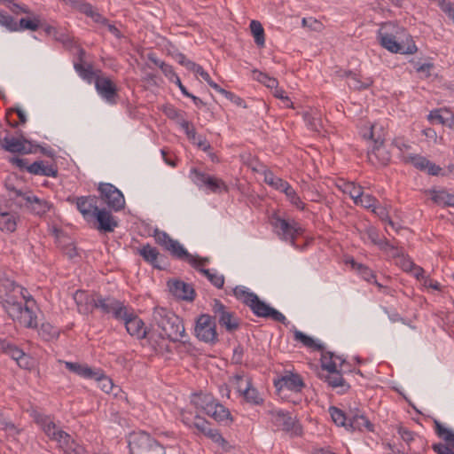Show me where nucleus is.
<instances>
[{
	"label": "nucleus",
	"mask_w": 454,
	"mask_h": 454,
	"mask_svg": "<svg viewBox=\"0 0 454 454\" xmlns=\"http://www.w3.org/2000/svg\"><path fill=\"white\" fill-rule=\"evenodd\" d=\"M74 68L79 75L89 82H95L96 76L102 73L101 70L94 71L91 65L84 67L82 63H74Z\"/></svg>",
	"instance_id": "obj_39"
},
{
	"label": "nucleus",
	"mask_w": 454,
	"mask_h": 454,
	"mask_svg": "<svg viewBox=\"0 0 454 454\" xmlns=\"http://www.w3.org/2000/svg\"><path fill=\"white\" fill-rule=\"evenodd\" d=\"M27 172L35 176L56 177L58 169L52 165H44L43 160L35 161L27 167Z\"/></svg>",
	"instance_id": "obj_33"
},
{
	"label": "nucleus",
	"mask_w": 454,
	"mask_h": 454,
	"mask_svg": "<svg viewBox=\"0 0 454 454\" xmlns=\"http://www.w3.org/2000/svg\"><path fill=\"white\" fill-rule=\"evenodd\" d=\"M178 124L181 126V128L185 131L188 138L192 140L193 143H196V137L197 134L195 131V129L192 127V125L184 118H182L180 121H178Z\"/></svg>",
	"instance_id": "obj_58"
},
{
	"label": "nucleus",
	"mask_w": 454,
	"mask_h": 454,
	"mask_svg": "<svg viewBox=\"0 0 454 454\" xmlns=\"http://www.w3.org/2000/svg\"><path fill=\"white\" fill-rule=\"evenodd\" d=\"M0 351L15 360L20 367L25 369L29 367V356L22 349L6 340L0 339Z\"/></svg>",
	"instance_id": "obj_24"
},
{
	"label": "nucleus",
	"mask_w": 454,
	"mask_h": 454,
	"mask_svg": "<svg viewBox=\"0 0 454 454\" xmlns=\"http://www.w3.org/2000/svg\"><path fill=\"white\" fill-rule=\"evenodd\" d=\"M0 25L5 27L10 31H17L18 23L6 12L0 11Z\"/></svg>",
	"instance_id": "obj_54"
},
{
	"label": "nucleus",
	"mask_w": 454,
	"mask_h": 454,
	"mask_svg": "<svg viewBox=\"0 0 454 454\" xmlns=\"http://www.w3.org/2000/svg\"><path fill=\"white\" fill-rule=\"evenodd\" d=\"M250 30L254 38V43L259 47H263L265 44V34L262 25L258 20H252L250 22Z\"/></svg>",
	"instance_id": "obj_42"
},
{
	"label": "nucleus",
	"mask_w": 454,
	"mask_h": 454,
	"mask_svg": "<svg viewBox=\"0 0 454 454\" xmlns=\"http://www.w3.org/2000/svg\"><path fill=\"white\" fill-rule=\"evenodd\" d=\"M138 254L142 258L151 264L153 268L161 270L163 267L160 265V262L164 258L156 247H152L150 244H145L138 249Z\"/></svg>",
	"instance_id": "obj_29"
},
{
	"label": "nucleus",
	"mask_w": 454,
	"mask_h": 454,
	"mask_svg": "<svg viewBox=\"0 0 454 454\" xmlns=\"http://www.w3.org/2000/svg\"><path fill=\"white\" fill-rule=\"evenodd\" d=\"M129 448L130 454H166L165 448L145 432L133 434Z\"/></svg>",
	"instance_id": "obj_4"
},
{
	"label": "nucleus",
	"mask_w": 454,
	"mask_h": 454,
	"mask_svg": "<svg viewBox=\"0 0 454 454\" xmlns=\"http://www.w3.org/2000/svg\"><path fill=\"white\" fill-rule=\"evenodd\" d=\"M35 421L39 424L43 430L44 434L52 441L57 442L61 448L63 444H67L69 439V434L59 429L57 425L45 415H38Z\"/></svg>",
	"instance_id": "obj_14"
},
{
	"label": "nucleus",
	"mask_w": 454,
	"mask_h": 454,
	"mask_svg": "<svg viewBox=\"0 0 454 454\" xmlns=\"http://www.w3.org/2000/svg\"><path fill=\"white\" fill-rule=\"evenodd\" d=\"M12 191L17 197H22L25 200L26 207L35 215H43L46 214L51 207V204L45 200H40L38 197L34 195H27L20 190H17L15 188H12Z\"/></svg>",
	"instance_id": "obj_21"
},
{
	"label": "nucleus",
	"mask_w": 454,
	"mask_h": 454,
	"mask_svg": "<svg viewBox=\"0 0 454 454\" xmlns=\"http://www.w3.org/2000/svg\"><path fill=\"white\" fill-rule=\"evenodd\" d=\"M264 182L267 184H269L278 190H280L281 192H283L286 188V186L289 184L286 181L283 180L280 177L274 176L271 172L265 173Z\"/></svg>",
	"instance_id": "obj_47"
},
{
	"label": "nucleus",
	"mask_w": 454,
	"mask_h": 454,
	"mask_svg": "<svg viewBox=\"0 0 454 454\" xmlns=\"http://www.w3.org/2000/svg\"><path fill=\"white\" fill-rule=\"evenodd\" d=\"M38 333L45 340H51L59 336L57 328H55L50 323H43L39 327Z\"/></svg>",
	"instance_id": "obj_48"
},
{
	"label": "nucleus",
	"mask_w": 454,
	"mask_h": 454,
	"mask_svg": "<svg viewBox=\"0 0 454 454\" xmlns=\"http://www.w3.org/2000/svg\"><path fill=\"white\" fill-rule=\"evenodd\" d=\"M397 433L408 445L414 440L415 433L402 426L397 427Z\"/></svg>",
	"instance_id": "obj_63"
},
{
	"label": "nucleus",
	"mask_w": 454,
	"mask_h": 454,
	"mask_svg": "<svg viewBox=\"0 0 454 454\" xmlns=\"http://www.w3.org/2000/svg\"><path fill=\"white\" fill-rule=\"evenodd\" d=\"M434 431L438 437L444 440L447 442V446L450 449L454 450V432L450 429L446 428L440 421L437 419L434 420Z\"/></svg>",
	"instance_id": "obj_34"
},
{
	"label": "nucleus",
	"mask_w": 454,
	"mask_h": 454,
	"mask_svg": "<svg viewBox=\"0 0 454 454\" xmlns=\"http://www.w3.org/2000/svg\"><path fill=\"white\" fill-rule=\"evenodd\" d=\"M212 312L214 320H217L219 325L224 328L227 333H232L239 329L240 321L239 317L219 300H214Z\"/></svg>",
	"instance_id": "obj_8"
},
{
	"label": "nucleus",
	"mask_w": 454,
	"mask_h": 454,
	"mask_svg": "<svg viewBox=\"0 0 454 454\" xmlns=\"http://www.w3.org/2000/svg\"><path fill=\"white\" fill-rule=\"evenodd\" d=\"M449 112L450 111L447 110V109H440V110L431 111L429 115H428V119L431 121H436L439 123L444 125L445 121H446L447 116H448L447 114H449Z\"/></svg>",
	"instance_id": "obj_59"
},
{
	"label": "nucleus",
	"mask_w": 454,
	"mask_h": 454,
	"mask_svg": "<svg viewBox=\"0 0 454 454\" xmlns=\"http://www.w3.org/2000/svg\"><path fill=\"white\" fill-rule=\"evenodd\" d=\"M394 27L391 23L383 25L378 31V40L382 47L393 53L412 54L417 51L415 43L409 44L398 43L395 36L389 31Z\"/></svg>",
	"instance_id": "obj_5"
},
{
	"label": "nucleus",
	"mask_w": 454,
	"mask_h": 454,
	"mask_svg": "<svg viewBox=\"0 0 454 454\" xmlns=\"http://www.w3.org/2000/svg\"><path fill=\"white\" fill-rule=\"evenodd\" d=\"M239 391L242 392V395L247 403L259 404L262 402V399L259 396L258 391L251 386L250 380H247V387L243 391L239 387Z\"/></svg>",
	"instance_id": "obj_43"
},
{
	"label": "nucleus",
	"mask_w": 454,
	"mask_h": 454,
	"mask_svg": "<svg viewBox=\"0 0 454 454\" xmlns=\"http://www.w3.org/2000/svg\"><path fill=\"white\" fill-rule=\"evenodd\" d=\"M374 126H372L368 133L364 134V137L373 140V147L367 153L368 160L374 166H386L390 162L391 154L383 145V140L380 137L374 138Z\"/></svg>",
	"instance_id": "obj_9"
},
{
	"label": "nucleus",
	"mask_w": 454,
	"mask_h": 454,
	"mask_svg": "<svg viewBox=\"0 0 454 454\" xmlns=\"http://www.w3.org/2000/svg\"><path fill=\"white\" fill-rule=\"evenodd\" d=\"M93 220L97 222L96 228L100 232H113L119 225L117 218L106 207L98 208L93 215Z\"/></svg>",
	"instance_id": "obj_19"
},
{
	"label": "nucleus",
	"mask_w": 454,
	"mask_h": 454,
	"mask_svg": "<svg viewBox=\"0 0 454 454\" xmlns=\"http://www.w3.org/2000/svg\"><path fill=\"white\" fill-rule=\"evenodd\" d=\"M346 76L348 79V84L349 88H351L353 90L367 89L373 82L372 79L370 77L364 78V81L360 80L359 76L351 71L347 72Z\"/></svg>",
	"instance_id": "obj_38"
},
{
	"label": "nucleus",
	"mask_w": 454,
	"mask_h": 454,
	"mask_svg": "<svg viewBox=\"0 0 454 454\" xmlns=\"http://www.w3.org/2000/svg\"><path fill=\"white\" fill-rule=\"evenodd\" d=\"M97 293H89L83 290H77L74 294V300L76 303L79 313L87 315L94 310V302Z\"/></svg>",
	"instance_id": "obj_25"
},
{
	"label": "nucleus",
	"mask_w": 454,
	"mask_h": 454,
	"mask_svg": "<svg viewBox=\"0 0 454 454\" xmlns=\"http://www.w3.org/2000/svg\"><path fill=\"white\" fill-rule=\"evenodd\" d=\"M61 449L68 454H90V452L83 446L76 442L71 435H69L67 444H63Z\"/></svg>",
	"instance_id": "obj_46"
},
{
	"label": "nucleus",
	"mask_w": 454,
	"mask_h": 454,
	"mask_svg": "<svg viewBox=\"0 0 454 454\" xmlns=\"http://www.w3.org/2000/svg\"><path fill=\"white\" fill-rule=\"evenodd\" d=\"M320 379L324 380L333 388L340 387V393H345L349 388V385L346 383L341 373L335 370L333 372H327L326 374L319 373Z\"/></svg>",
	"instance_id": "obj_32"
},
{
	"label": "nucleus",
	"mask_w": 454,
	"mask_h": 454,
	"mask_svg": "<svg viewBox=\"0 0 454 454\" xmlns=\"http://www.w3.org/2000/svg\"><path fill=\"white\" fill-rule=\"evenodd\" d=\"M334 357V354L332 352H325L322 351L321 356V366L323 370H325L327 372H333L337 370V366L333 358Z\"/></svg>",
	"instance_id": "obj_50"
},
{
	"label": "nucleus",
	"mask_w": 454,
	"mask_h": 454,
	"mask_svg": "<svg viewBox=\"0 0 454 454\" xmlns=\"http://www.w3.org/2000/svg\"><path fill=\"white\" fill-rule=\"evenodd\" d=\"M403 161L413 165L420 171H426L429 175L438 176L442 168L419 154H407L403 155Z\"/></svg>",
	"instance_id": "obj_22"
},
{
	"label": "nucleus",
	"mask_w": 454,
	"mask_h": 454,
	"mask_svg": "<svg viewBox=\"0 0 454 454\" xmlns=\"http://www.w3.org/2000/svg\"><path fill=\"white\" fill-rule=\"evenodd\" d=\"M372 424L370 420L364 416V414L360 413L358 411H350L348 413V429L352 431L359 430L363 431L364 428L368 431H372Z\"/></svg>",
	"instance_id": "obj_30"
},
{
	"label": "nucleus",
	"mask_w": 454,
	"mask_h": 454,
	"mask_svg": "<svg viewBox=\"0 0 454 454\" xmlns=\"http://www.w3.org/2000/svg\"><path fill=\"white\" fill-rule=\"evenodd\" d=\"M378 203V200L371 194H365L363 192V195L358 199L356 205H361L365 208H373Z\"/></svg>",
	"instance_id": "obj_57"
},
{
	"label": "nucleus",
	"mask_w": 454,
	"mask_h": 454,
	"mask_svg": "<svg viewBox=\"0 0 454 454\" xmlns=\"http://www.w3.org/2000/svg\"><path fill=\"white\" fill-rule=\"evenodd\" d=\"M216 401L217 400H215L210 394H200L195 395L192 403L197 408L205 411L208 405H211Z\"/></svg>",
	"instance_id": "obj_49"
},
{
	"label": "nucleus",
	"mask_w": 454,
	"mask_h": 454,
	"mask_svg": "<svg viewBox=\"0 0 454 454\" xmlns=\"http://www.w3.org/2000/svg\"><path fill=\"white\" fill-rule=\"evenodd\" d=\"M6 118L9 125L12 128H16L19 124H25L27 122L26 114L20 107L9 109L6 114Z\"/></svg>",
	"instance_id": "obj_36"
},
{
	"label": "nucleus",
	"mask_w": 454,
	"mask_h": 454,
	"mask_svg": "<svg viewBox=\"0 0 454 454\" xmlns=\"http://www.w3.org/2000/svg\"><path fill=\"white\" fill-rule=\"evenodd\" d=\"M329 412H330L333 421L337 426L345 427L346 428L348 427V415L345 414L340 409L334 407V406H331L329 408Z\"/></svg>",
	"instance_id": "obj_45"
},
{
	"label": "nucleus",
	"mask_w": 454,
	"mask_h": 454,
	"mask_svg": "<svg viewBox=\"0 0 454 454\" xmlns=\"http://www.w3.org/2000/svg\"><path fill=\"white\" fill-rule=\"evenodd\" d=\"M432 200L438 205L454 207V194L445 190L434 191Z\"/></svg>",
	"instance_id": "obj_40"
},
{
	"label": "nucleus",
	"mask_w": 454,
	"mask_h": 454,
	"mask_svg": "<svg viewBox=\"0 0 454 454\" xmlns=\"http://www.w3.org/2000/svg\"><path fill=\"white\" fill-rule=\"evenodd\" d=\"M215 415H214V419L217 422H223L225 420L232 421V417L229 409L225 408L223 404H221L218 401L215 405Z\"/></svg>",
	"instance_id": "obj_52"
},
{
	"label": "nucleus",
	"mask_w": 454,
	"mask_h": 454,
	"mask_svg": "<svg viewBox=\"0 0 454 454\" xmlns=\"http://www.w3.org/2000/svg\"><path fill=\"white\" fill-rule=\"evenodd\" d=\"M183 260L186 261L191 266H192L198 271L206 276L207 279L213 274L209 270L204 269L203 267H198V263L196 262V257L189 253L188 256H185Z\"/></svg>",
	"instance_id": "obj_61"
},
{
	"label": "nucleus",
	"mask_w": 454,
	"mask_h": 454,
	"mask_svg": "<svg viewBox=\"0 0 454 454\" xmlns=\"http://www.w3.org/2000/svg\"><path fill=\"white\" fill-rule=\"evenodd\" d=\"M194 335L196 338L208 344L218 342L216 323L209 314H200L195 319Z\"/></svg>",
	"instance_id": "obj_7"
},
{
	"label": "nucleus",
	"mask_w": 454,
	"mask_h": 454,
	"mask_svg": "<svg viewBox=\"0 0 454 454\" xmlns=\"http://www.w3.org/2000/svg\"><path fill=\"white\" fill-rule=\"evenodd\" d=\"M153 237L156 243L168 251L174 257L183 260L185 256H188V251L177 240L173 239L167 232L156 229Z\"/></svg>",
	"instance_id": "obj_15"
},
{
	"label": "nucleus",
	"mask_w": 454,
	"mask_h": 454,
	"mask_svg": "<svg viewBox=\"0 0 454 454\" xmlns=\"http://www.w3.org/2000/svg\"><path fill=\"white\" fill-rule=\"evenodd\" d=\"M352 265L353 267L356 268V270H358L359 274L363 277V278L368 282H372V279L375 278V275L373 273V271L369 269L368 267L363 265V264H360V263H356L354 261H352Z\"/></svg>",
	"instance_id": "obj_56"
},
{
	"label": "nucleus",
	"mask_w": 454,
	"mask_h": 454,
	"mask_svg": "<svg viewBox=\"0 0 454 454\" xmlns=\"http://www.w3.org/2000/svg\"><path fill=\"white\" fill-rule=\"evenodd\" d=\"M169 291L177 297L184 301H192L195 299V291L192 285L187 284L181 280H173L168 282Z\"/></svg>",
	"instance_id": "obj_26"
},
{
	"label": "nucleus",
	"mask_w": 454,
	"mask_h": 454,
	"mask_svg": "<svg viewBox=\"0 0 454 454\" xmlns=\"http://www.w3.org/2000/svg\"><path fill=\"white\" fill-rule=\"evenodd\" d=\"M192 174L193 175V182L197 185H205L213 192H217L221 190L227 191V186L224 182L217 177L200 172L196 168L192 169Z\"/></svg>",
	"instance_id": "obj_23"
},
{
	"label": "nucleus",
	"mask_w": 454,
	"mask_h": 454,
	"mask_svg": "<svg viewBox=\"0 0 454 454\" xmlns=\"http://www.w3.org/2000/svg\"><path fill=\"white\" fill-rule=\"evenodd\" d=\"M366 235H367L368 239L372 241V243H373L374 245H378L380 247L385 246V247H390L392 249H395L396 251V253L395 254L399 255L398 249L394 247L393 246H391L386 239H380L379 232L375 228H373V227L368 228L366 230Z\"/></svg>",
	"instance_id": "obj_44"
},
{
	"label": "nucleus",
	"mask_w": 454,
	"mask_h": 454,
	"mask_svg": "<svg viewBox=\"0 0 454 454\" xmlns=\"http://www.w3.org/2000/svg\"><path fill=\"white\" fill-rule=\"evenodd\" d=\"M95 87L98 93L109 104H115L118 98L116 84L107 76L100 74L96 76Z\"/></svg>",
	"instance_id": "obj_17"
},
{
	"label": "nucleus",
	"mask_w": 454,
	"mask_h": 454,
	"mask_svg": "<svg viewBox=\"0 0 454 454\" xmlns=\"http://www.w3.org/2000/svg\"><path fill=\"white\" fill-rule=\"evenodd\" d=\"M99 197L107 207L115 211H121L125 207V199L122 192L114 184L109 183H101L98 188Z\"/></svg>",
	"instance_id": "obj_10"
},
{
	"label": "nucleus",
	"mask_w": 454,
	"mask_h": 454,
	"mask_svg": "<svg viewBox=\"0 0 454 454\" xmlns=\"http://www.w3.org/2000/svg\"><path fill=\"white\" fill-rule=\"evenodd\" d=\"M190 426L197 428L205 436L222 446L223 449H226L228 446V442L222 436L219 431L217 429L211 428L209 422L205 419L200 416H195L194 420L190 424Z\"/></svg>",
	"instance_id": "obj_18"
},
{
	"label": "nucleus",
	"mask_w": 454,
	"mask_h": 454,
	"mask_svg": "<svg viewBox=\"0 0 454 454\" xmlns=\"http://www.w3.org/2000/svg\"><path fill=\"white\" fill-rule=\"evenodd\" d=\"M294 336L296 341L301 342L305 347L309 348L317 351H323L325 349L323 344L317 343L313 338L308 336L307 334L303 333L302 332L297 329L294 331Z\"/></svg>",
	"instance_id": "obj_35"
},
{
	"label": "nucleus",
	"mask_w": 454,
	"mask_h": 454,
	"mask_svg": "<svg viewBox=\"0 0 454 454\" xmlns=\"http://www.w3.org/2000/svg\"><path fill=\"white\" fill-rule=\"evenodd\" d=\"M0 145L4 150L12 153L29 154L35 153V150L33 149L34 145L25 138L21 131H20L19 137L6 136L0 139Z\"/></svg>",
	"instance_id": "obj_13"
},
{
	"label": "nucleus",
	"mask_w": 454,
	"mask_h": 454,
	"mask_svg": "<svg viewBox=\"0 0 454 454\" xmlns=\"http://www.w3.org/2000/svg\"><path fill=\"white\" fill-rule=\"evenodd\" d=\"M94 309H99L104 314H112L115 319L126 315V306L123 302L111 296H103L97 293Z\"/></svg>",
	"instance_id": "obj_11"
},
{
	"label": "nucleus",
	"mask_w": 454,
	"mask_h": 454,
	"mask_svg": "<svg viewBox=\"0 0 454 454\" xmlns=\"http://www.w3.org/2000/svg\"><path fill=\"white\" fill-rule=\"evenodd\" d=\"M275 387L278 390L285 387L294 392H300L304 387V383L300 375L292 373L283 376L280 380L275 381Z\"/></svg>",
	"instance_id": "obj_31"
},
{
	"label": "nucleus",
	"mask_w": 454,
	"mask_h": 454,
	"mask_svg": "<svg viewBox=\"0 0 454 454\" xmlns=\"http://www.w3.org/2000/svg\"><path fill=\"white\" fill-rule=\"evenodd\" d=\"M283 192L286 195L287 199L294 206L299 209H304L305 204L301 200L300 197L290 184L286 186Z\"/></svg>",
	"instance_id": "obj_53"
},
{
	"label": "nucleus",
	"mask_w": 454,
	"mask_h": 454,
	"mask_svg": "<svg viewBox=\"0 0 454 454\" xmlns=\"http://www.w3.org/2000/svg\"><path fill=\"white\" fill-rule=\"evenodd\" d=\"M233 294L238 300L249 307L255 316L263 318H270L285 325L289 323L281 312L270 307L265 301H262L257 294L248 291L246 287L240 286H236L233 289Z\"/></svg>",
	"instance_id": "obj_1"
},
{
	"label": "nucleus",
	"mask_w": 454,
	"mask_h": 454,
	"mask_svg": "<svg viewBox=\"0 0 454 454\" xmlns=\"http://www.w3.org/2000/svg\"><path fill=\"white\" fill-rule=\"evenodd\" d=\"M276 233L286 241L295 247V239L301 235L303 229L294 221L276 217L272 223Z\"/></svg>",
	"instance_id": "obj_12"
},
{
	"label": "nucleus",
	"mask_w": 454,
	"mask_h": 454,
	"mask_svg": "<svg viewBox=\"0 0 454 454\" xmlns=\"http://www.w3.org/2000/svg\"><path fill=\"white\" fill-rule=\"evenodd\" d=\"M29 302L35 303V300L27 299L25 304L22 300L16 302L10 307L5 312L13 320L18 321L21 325L27 328H37V317L32 309L29 307Z\"/></svg>",
	"instance_id": "obj_6"
},
{
	"label": "nucleus",
	"mask_w": 454,
	"mask_h": 454,
	"mask_svg": "<svg viewBox=\"0 0 454 454\" xmlns=\"http://www.w3.org/2000/svg\"><path fill=\"white\" fill-rule=\"evenodd\" d=\"M372 211L376 214L382 221L387 222L388 225L395 228V223L388 216L387 209L382 206H375Z\"/></svg>",
	"instance_id": "obj_60"
},
{
	"label": "nucleus",
	"mask_w": 454,
	"mask_h": 454,
	"mask_svg": "<svg viewBox=\"0 0 454 454\" xmlns=\"http://www.w3.org/2000/svg\"><path fill=\"white\" fill-rule=\"evenodd\" d=\"M67 200L71 204H75L77 210L82 214L85 221L90 222L93 215L99 208L98 206V198L96 196H69Z\"/></svg>",
	"instance_id": "obj_16"
},
{
	"label": "nucleus",
	"mask_w": 454,
	"mask_h": 454,
	"mask_svg": "<svg viewBox=\"0 0 454 454\" xmlns=\"http://www.w3.org/2000/svg\"><path fill=\"white\" fill-rule=\"evenodd\" d=\"M345 192L350 195L355 204H357V200L361 197V195H363L364 191L362 186L356 185L353 183H349L346 184Z\"/></svg>",
	"instance_id": "obj_55"
},
{
	"label": "nucleus",
	"mask_w": 454,
	"mask_h": 454,
	"mask_svg": "<svg viewBox=\"0 0 454 454\" xmlns=\"http://www.w3.org/2000/svg\"><path fill=\"white\" fill-rule=\"evenodd\" d=\"M19 217L12 213L4 212L0 214V230L7 232H13L17 228Z\"/></svg>",
	"instance_id": "obj_37"
},
{
	"label": "nucleus",
	"mask_w": 454,
	"mask_h": 454,
	"mask_svg": "<svg viewBox=\"0 0 454 454\" xmlns=\"http://www.w3.org/2000/svg\"><path fill=\"white\" fill-rule=\"evenodd\" d=\"M21 300H26L23 288L0 269V303L4 311Z\"/></svg>",
	"instance_id": "obj_3"
},
{
	"label": "nucleus",
	"mask_w": 454,
	"mask_h": 454,
	"mask_svg": "<svg viewBox=\"0 0 454 454\" xmlns=\"http://www.w3.org/2000/svg\"><path fill=\"white\" fill-rule=\"evenodd\" d=\"M271 421L278 428L283 431L294 430L296 432L295 421L294 418L288 413L282 410H274L270 411Z\"/></svg>",
	"instance_id": "obj_27"
},
{
	"label": "nucleus",
	"mask_w": 454,
	"mask_h": 454,
	"mask_svg": "<svg viewBox=\"0 0 454 454\" xmlns=\"http://www.w3.org/2000/svg\"><path fill=\"white\" fill-rule=\"evenodd\" d=\"M153 322L160 330V335L170 341H179L185 334L183 320L174 312L165 308L154 309Z\"/></svg>",
	"instance_id": "obj_2"
},
{
	"label": "nucleus",
	"mask_w": 454,
	"mask_h": 454,
	"mask_svg": "<svg viewBox=\"0 0 454 454\" xmlns=\"http://www.w3.org/2000/svg\"><path fill=\"white\" fill-rule=\"evenodd\" d=\"M162 111L169 119L176 120L177 122L183 118L182 113L172 105L164 106Z\"/></svg>",
	"instance_id": "obj_62"
},
{
	"label": "nucleus",
	"mask_w": 454,
	"mask_h": 454,
	"mask_svg": "<svg viewBox=\"0 0 454 454\" xmlns=\"http://www.w3.org/2000/svg\"><path fill=\"white\" fill-rule=\"evenodd\" d=\"M304 121L308 127L313 130L319 132L322 128V120L320 114L317 111H308L303 114Z\"/></svg>",
	"instance_id": "obj_41"
},
{
	"label": "nucleus",
	"mask_w": 454,
	"mask_h": 454,
	"mask_svg": "<svg viewBox=\"0 0 454 454\" xmlns=\"http://www.w3.org/2000/svg\"><path fill=\"white\" fill-rule=\"evenodd\" d=\"M432 449L437 454H454V450L443 443H434L433 444Z\"/></svg>",
	"instance_id": "obj_64"
},
{
	"label": "nucleus",
	"mask_w": 454,
	"mask_h": 454,
	"mask_svg": "<svg viewBox=\"0 0 454 454\" xmlns=\"http://www.w3.org/2000/svg\"><path fill=\"white\" fill-rule=\"evenodd\" d=\"M118 320L124 322L127 332L132 335L137 336L138 339L147 337V332L144 327V322L133 311H129L126 307V315L122 316Z\"/></svg>",
	"instance_id": "obj_20"
},
{
	"label": "nucleus",
	"mask_w": 454,
	"mask_h": 454,
	"mask_svg": "<svg viewBox=\"0 0 454 454\" xmlns=\"http://www.w3.org/2000/svg\"><path fill=\"white\" fill-rule=\"evenodd\" d=\"M65 366L68 371L85 379H99L102 376L101 370L92 369L87 364L74 362H65Z\"/></svg>",
	"instance_id": "obj_28"
},
{
	"label": "nucleus",
	"mask_w": 454,
	"mask_h": 454,
	"mask_svg": "<svg viewBox=\"0 0 454 454\" xmlns=\"http://www.w3.org/2000/svg\"><path fill=\"white\" fill-rule=\"evenodd\" d=\"M40 26V20L38 18L35 17L34 19H26L22 18L20 19V22L18 23V28L19 30H31V31H36Z\"/></svg>",
	"instance_id": "obj_51"
}]
</instances>
